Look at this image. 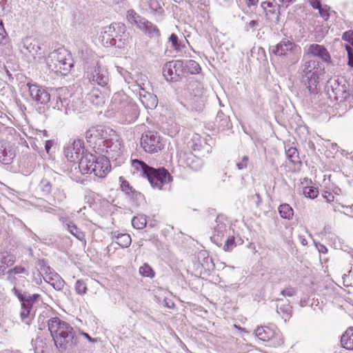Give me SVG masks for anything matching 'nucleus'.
<instances>
[{"label": "nucleus", "instance_id": "33", "mask_svg": "<svg viewBox=\"0 0 353 353\" xmlns=\"http://www.w3.org/2000/svg\"><path fill=\"white\" fill-rule=\"evenodd\" d=\"M113 237L117 240V243L122 248H128L132 242L130 234L126 233L117 234V232L112 233Z\"/></svg>", "mask_w": 353, "mask_h": 353}, {"label": "nucleus", "instance_id": "20", "mask_svg": "<svg viewBox=\"0 0 353 353\" xmlns=\"http://www.w3.org/2000/svg\"><path fill=\"white\" fill-rule=\"evenodd\" d=\"M83 144L82 141L79 139L74 140L72 145L65 149V155L69 161H79L81 158L80 155L81 154V152L83 151Z\"/></svg>", "mask_w": 353, "mask_h": 353}, {"label": "nucleus", "instance_id": "58", "mask_svg": "<svg viewBox=\"0 0 353 353\" xmlns=\"http://www.w3.org/2000/svg\"><path fill=\"white\" fill-rule=\"evenodd\" d=\"M266 16L270 19H274L275 21H278L279 19V12H276L274 10H268L266 11Z\"/></svg>", "mask_w": 353, "mask_h": 353}, {"label": "nucleus", "instance_id": "24", "mask_svg": "<svg viewBox=\"0 0 353 353\" xmlns=\"http://www.w3.org/2000/svg\"><path fill=\"white\" fill-rule=\"evenodd\" d=\"M139 30L151 39L159 38L161 35V32L157 26L147 19L140 27Z\"/></svg>", "mask_w": 353, "mask_h": 353}, {"label": "nucleus", "instance_id": "19", "mask_svg": "<svg viewBox=\"0 0 353 353\" xmlns=\"http://www.w3.org/2000/svg\"><path fill=\"white\" fill-rule=\"evenodd\" d=\"M15 155L14 145L8 141L0 139V162L5 165L10 164Z\"/></svg>", "mask_w": 353, "mask_h": 353}, {"label": "nucleus", "instance_id": "60", "mask_svg": "<svg viewBox=\"0 0 353 353\" xmlns=\"http://www.w3.org/2000/svg\"><path fill=\"white\" fill-rule=\"evenodd\" d=\"M309 4L312 8L319 10L323 5L320 0H308Z\"/></svg>", "mask_w": 353, "mask_h": 353}, {"label": "nucleus", "instance_id": "56", "mask_svg": "<svg viewBox=\"0 0 353 353\" xmlns=\"http://www.w3.org/2000/svg\"><path fill=\"white\" fill-rule=\"evenodd\" d=\"M7 37V33L3 27V23L0 19V43H2L6 39Z\"/></svg>", "mask_w": 353, "mask_h": 353}, {"label": "nucleus", "instance_id": "45", "mask_svg": "<svg viewBox=\"0 0 353 353\" xmlns=\"http://www.w3.org/2000/svg\"><path fill=\"white\" fill-rule=\"evenodd\" d=\"M119 180L121 182V190L123 192H125V194H127L130 195V193H132V194L133 195L134 194L135 191L133 190V188L132 186L130 185V183L126 180H125L122 176H121L119 178Z\"/></svg>", "mask_w": 353, "mask_h": 353}, {"label": "nucleus", "instance_id": "12", "mask_svg": "<svg viewBox=\"0 0 353 353\" xmlns=\"http://www.w3.org/2000/svg\"><path fill=\"white\" fill-rule=\"evenodd\" d=\"M326 90L330 98L343 101L348 96L347 86L343 79H330L327 81Z\"/></svg>", "mask_w": 353, "mask_h": 353}, {"label": "nucleus", "instance_id": "31", "mask_svg": "<svg viewBox=\"0 0 353 353\" xmlns=\"http://www.w3.org/2000/svg\"><path fill=\"white\" fill-rule=\"evenodd\" d=\"M14 262V256L6 253L0 254V274L5 272L6 269Z\"/></svg>", "mask_w": 353, "mask_h": 353}, {"label": "nucleus", "instance_id": "62", "mask_svg": "<svg viewBox=\"0 0 353 353\" xmlns=\"http://www.w3.org/2000/svg\"><path fill=\"white\" fill-rule=\"evenodd\" d=\"M59 221L67 227V230L68 229V224H73V222L70 219L68 216H60Z\"/></svg>", "mask_w": 353, "mask_h": 353}, {"label": "nucleus", "instance_id": "39", "mask_svg": "<svg viewBox=\"0 0 353 353\" xmlns=\"http://www.w3.org/2000/svg\"><path fill=\"white\" fill-rule=\"evenodd\" d=\"M146 219L143 216H134L132 219V225L133 227L138 230L144 228L146 225Z\"/></svg>", "mask_w": 353, "mask_h": 353}, {"label": "nucleus", "instance_id": "37", "mask_svg": "<svg viewBox=\"0 0 353 353\" xmlns=\"http://www.w3.org/2000/svg\"><path fill=\"white\" fill-rule=\"evenodd\" d=\"M279 212L281 216L283 219L290 220L294 215V210L288 203H283L279 207Z\"/></svg>", "mask_w": 353, "mask_h": 353}, {"label": "nucleus", "instance_id": "25", "mask_svg": "<svg viewBox=\"0 0 353 353\" xmlns=\"http://www.w3.org/2000/svg\"><path fill=\"white\" fill-rule=\"evenodd\" d=\"M126 19L128 23L131 26L139 29L142 24L145 22L146 19L139 15L133 9H130L126 13Z\"/></svg>", "mask_w": 353, "mask_h": 353}, {"label": "nucleus", "instance_id": "54", "mask_svg": "<svg viewBox=\"0 0 353 353\" xmlns=\"http://www.w3.org/2000/svg\"><path fill=\"white\" fill-rule=\"evenodd\" d=\"M281 293L283 296L291 297L296 294V290L294 288L290 286L283 289Z\"/></svg>", "mask_w": 353, "mask_h": 353}, {"label": "nucleus", "instance_id": "41", "mask_svg": "<svg viewBox=\"0 0 353 353\" xmlns=\"http://www.w3.org/2000/svg\"><path fill=\"white\" fill-rule=\"evenodd\" d=\"M139 273L145 277L153 278L155 275L154 271L153 269L148 264L144 263L139 268Z\"/></svg>", "mask_w": 353, "mask_h": 353}, {"label": "nucleus", "instance_id": "4", "mask_svg": "<svg viewBox=\"0 0 353 353\" xmlns=\"http://www.w3.org/2000/svg\"><path fill=\"white\" fill-rule=\"evenodd\" d=\"M125 25L121 22H114L105 26L101 32V39L105 46H114L119 48H123L130 40Z\"/></svg>", "mask_w": 353, "mask_h": 353}, {"label": "nucleus", "instance_id": "63", "mask_svg": "<svg viewBox=\"0 0 353 353\" xmlns=\"http://www.w3.org/2000/svg\"><path fill=\"white\" fill-rule=\"evenodd\" d=\"M219 4L222 7H229L232 3V0H218Z\"/></svg>", "mask_w": 353, "mask_h": 353}, {"label": "nucleus", "instance_id": "2", "mask_svg": "<svg viewBox=\"0 0 353 353\" xmlns=\"http://www.w3.org/2000/svg\"><path fill=\"white\" fill-rule=\"evenodd\" d=\"M11 293L17 298L20 303L19 315L21 322L30 325L35 316L34 305L41 301V295L39 294H30L17 285H14Z\"/></svg>", "mask_w": 353, "mask_h": 353}, {"label": "nucleus", "instance_id": "47", "mask_svg": "<svg viewBox=\"0 0 353 353\" xmlns=\"http://www.w3.org/2000/svg\"><path fill=\"white\" fill-rule=\"evenodd\" d=\"M75 291L80 295H83L87 292L86 283L83 280H78L75 283Z\"/></svg>", "mask_w": 353, "mask_h": 353}, {"label": "nucleus", "instance_id": "59", "mask_svg": "<svg viewBox=\"0 0 353 353\" xmlns=\"http://www.w3.org/2000/svg\"><path fill=\"white\" fill-rule=\"evenodd\" d=\"M279 311L286 314L287 316H290L292 312V307L290 305H284L283 307L280 306L277 308V312H279Z\"/></svg>", "mask_w": 353, "mask_h": 353}, {"label": "nucleus", "instance_id": "7", "mask_svg": "<svg viewBox=\"0 0 353 353\" xmlns=\"http://www.w3.org/2000/svg\"><path fill=\"white\" fill-rule=\"evenodd\" d=\"M319 62L314 59L302 61L298 73L301 82L307 87L310 93H315L319 83Z\"/></svg>", "mask_w": 353, "mask_h": 353}, {"label": "nucleus", "instance_id": "1", "mask_svg": "<svg viewBox=\"0 0 353 353\" xmlns=\"http://www.w3.org/2000/svg\"><path fill=\"white\" fill-rule=\"evenodd\" d=\"M48 330L54 341V345L59 352L70 353L78 346L81 335L90 342H96L85 332H77L69 323L59 317H52L48 321Z\"/></svg>", "mask_w": 353, "mask_h": 353}, {"label": "nucleus", "instance_id": "30", "mask_svg": "<svg viewBox=\"0 0 353 353\" xmlns=\"http://www.w3.org/2000/svg\"><path fill=\"white\" fill-rule=\"evenodd\" d=\"M341 343L343 347L346 350H353V327H350L346 330L341 336Z\"/></svg>", "mask_w": 353, "mask_h": 353}, {"label": "nucleus", "instance_id": "5", "mask_svg": "<svg viewBox=\"0 0 353 353\" xmlns=\"http://www.w3.org/2000/svg\"><path fill=\"white\" fill-rule=\"evenodd\" d=\"M50 70L61 75H65L73 65L70 52L64 48H60L50 52L46 59Z\"/></svg>", "mask_w": 353, "mask_h": 353}, {"label": "nucleus", "instance_id": "38", "mask_svg": "<svg viewBox=\"0 0 353 353\" xmlns=\"http://www.w3.org/2000/svg\"><path fill=\"white\" fill-rule=\"evenodd\" d=\"M185 67L190 74H199L201 71L199 64L194 60H187L184 63Z\"/></svg>", "mask_w": 353, "mask_h": 353}, {"label": "nucleus", "instance_id": "6", "mask_svg": "<svg viewBox=\"0 0 353 353\" xmlns=\"http://www.w3.org/2000/svg\"><path fill=\"white\" fill-rule=\"evenodd\" d=\"M112 109L117 112L122 123H131L137 119L139 114L137 105L128 103L126 96L115 93L111 101Z\"/></svg>", "mask_w": 353, "mask_h": 353}, {"label": "nucleus", "instance_id": "21", "mask_svg": "<svg viewBox=\"0 0 353 353\" xmlns=\"http://www.w3.org/2000/svg\"><path fill=\"white\" fill-rule=\"evenodd\" d=\"M307 55L319 57L325 62L330 61V55L327 49L323 46L317 43H313L309 46L305 54V56Z\"/></svg>", "mask_w": 353, "mask_h": 353}, {"label": "nucleus", "instance_id": "9", "mask_svg": "<svg viewBox=\"0 0 353 353\" xmlns=\"http://www.w3.org/2000/svg\"><path fill=\"white\" fill-rule=\"evenodd\" d=\"M189 94L186 98L188 108L192 110H202L205 101V92L203 85L198 82L190 83Z\"/></svg>", "mask_w": 353, "mask_h": 353}, {"label": "nucleus", "instance_id": "40", "mask_svg": "<svg viewBox=\"0 0 353 353\" xmlns=\"http://www.w3.org/2000/svg\"><path fill=\"white\" fill-rule=\"evenodd\" d=\"M89 100L95 105L99 106L104 103V97L101 94L92 91L89 94Z\"/></svg>", "mask_w": 353, "mask_h": 353}, {"label": "nucleus", "instance_id": "64", "mask_svg": "<svg viewBox=\"0 0 353 353\" xmlns=\"http://www.w3.org/2000/svg\"><path fill=\"white\" fill-rule=\"evenodd\" d=\"M332 193L335 195H342L344 194L345 192L339 187H334L332 189Z\"/></svg>", "mask_w": 353, "mask_h": 353}, {"label": "nucleus", "instance_id": "8", "mask_svg": "<svg viewBox=\"0 0 353 353\" xmlns=\"http://www.w3.org/2000/svg\"><path fill=\"white\" fill-rule=\"evenodd\" d=\"M110 133L114 134V132L104 125L93 126L85 132V139L93 148L97 145H101V143L108 148Z\"/></svg>", "mask_w": 353, "mask_h": 353}, {"label": "nucleus", "instance_id": "42", "mask_svg": "<svg viewBox=\"0 0 353 353\" xmlns=\"http://www.w3.org/2000/svg\"><path fill=\"white\" fill-rule=\"evenodd\" d=\"M68 230L70 232V234H72L73 236H74L77 239L82 241L84 239L85 234L84 233L81 231L76 225L73 224H68Z\"/></svg>", "mask_w": 353, "mask_h": 353}, {"label": "nucleus", "instance_id": "16", "mask_svg": "<svg viewBox=\"0 0 353 353\" xmlns=\"http://www.w3.org/2000/svg\"><path fill=\"white\" fill-rule=\"evenodd\" d=\"M26 87L28 89L31 99L37 104L46 105L50 102L51 96L47 89L32 83H28Z\"/></svg>", "mask_w": 353, "mask_h": 353}, {"label": "nucleus", "instance_id": "55", "mask_svg": "<svg viewBox=\"0 0 353 353\" xmlns=\"http://www.w3.org/2000/svg\"><path fill=\"white\" fill-rule=\"evenodd\" d=\"M234 239L233 237L228 238L225 242L224 250L225 251H230L234 248Z\"/></svg>", "mask_w": 353, "mask_h": 353}, {"label": "nucleus", "instance_id": "14", "mask_svg": "<svg viewBox=\"0 0 353 353\" xmlns=\"http://www.w3.org/2000/svg\"><path fill=\"white\" fill-rule=\"evenodd\" d=\"M183 67L181 60L168 61L163 67V75L167 81H177L183 75Z\"/></svg>", "mask_w": 353, "mask_h": 353}, {"label": "nucleus", "instance_id": "28", "mask_svg": "<svg viewBox=\"0 0 353 353\" xmlns=\"http://www.w3.org/2000/svg\"><path fill=\"white\" fill-rule=\"evenodd\" d=\"M222 219L223 217L220 216H217L216 219V225L214 227V234L212 236V239L215 242L219 241L220 240L219 237L223 236L227 232L228 225Z\"/></svg>", "mask_w": 353, "mask_h": 353}, {"label": "nucleus", "instance_id": "18", "mask_svg": "<svg viewBox=\"0 0 353 353\" xmlns=\"http://www.w3.org/2000/svg\"><path fill=\"white\" fill-rule=\"evenodd\" d=\"M96 160L94 161V165L91 168V174L93 173L99 178H103L110 170V161L103 155H96Z\"/></svg>", "mask_w": 353, "mask_h": 353}, {"label": "nucleus", "instance_id": "50", "mask_svg": "<svg viewBox=\"0 0 353 353\" xmlns=\"http://www.w3.org/2000/svg\"><path fill=\"white\" fill-rule=\"evenodd\" d=\"M249 158L248 156H243L241 159L236 162V167L239 170H244L248 167Z\"/></svg>", "mask_w": 353, "mask_h": 353}, {"label": "nucleus", "instance_id": "61", "mask_svg": "<svg viewBox=\"0 0 353 353\" xmlns=\"http://www.w3.org/2000/svg\"><path fill=\"white\" fill-rule=\"evenodd\" d=\"M323 196L326 199L327 202L330 203L334 201V196L332 192L325 191Z\"/></svg>", "mask_w": 353, "mask_h": 353}, {"label": "nucleus", "instance_id": "11", "mask_svg": "<svg viewBox=\"0 0 353 353\" xmlns=\"http://www.w3.org/2000/svg\"><path fill=\"white\" fill-rule=\"evenodd\" d=\"M141 145L146 152L155 153L163 148L164 143L158 132L147 131L141 136Z\"/></svg>", "mask_w": 353, "mask_h": 353}, {"label": "nucleus", "instance_id": "15", "mask_svg": "<svg viewBox=\"0 0 353 353\" xmlns=\"http://www.w3.org/2000/svg\"><path fill=\"white\" fill-rule=\"evenodd\" d=\"M82 101L79 97L70 96L68 98H61L57 101L54 108L63 112L65 114H70L72 112H81L82 109Z\"/></svg>", "mask_w": 353, "mask_h": 353}, {"label": "nucleus", "instance_id": "27", "mask_svg": "<svg viewBox=\"0 0 353 353\" xmlns=\"http://www.w3.org/2000/svg\"><path fill=\"white\" fill-rule=\"evenodd\" d=\"M191 148L195 152H197L198 155L201 156H205L212 151V146L207 143L205 140L200 139L197 140V142L193 141Z\"/></svg>", "mask_w": 353, "mask_h": 353}, {"label": "nucleus", "instance_id": "51", "mask_svg": "<svg viewBox=\"0 0 353 353\" xmlns=\"http://www.w3.org/2000/svg\"><path fill=\"white\" fill-rule=\"evenodd\" d=\"M169 41L172 43V47L176 50H180L181 48V45L179 42L178 37L175 34H172L169 38Z\"/></svg>", "mask_w": 353, "mask_h": 353}, {"label": "nucleus", "instance_id": "22", "mask_svg": "<svg viewBox=\"0 0 353 353\" xmlns=\"http://www.w3.org/2000/svg\"><path fill=\"white\" fill-rule=\"evenodd\" d=\"M79 167L81 172L83 174H91V168L94 165L96 160V154L91 153L85 154L79 159Z\"/></svg>", "mask_w": 353, "mask_h": 353}, {"label": "nucleus", "instance_id": "48", "mask_svg": "<svg viewBox=\"0 0 353 353\" xmlns=\"http://www.w3.org/2000/svg\"><path fill=\"white\" fill-rule=\"evenodd\" d=\"M8 277L11 278L12 275H15V274H25L28 275V272L24 267L15 266L14 268L8 270Z\"/></svg>", "mask_w": 353, "mask_h": 353}, {"label": "nucleus", "instance_id": "34", "mask_svg": "<svg viewBox=\"0 0 353 353\" xmlns=\"http://www.w3.org/2000/svg\"><path fill=\"white\" fill-rule=\"evenodd\" d=\"M285 154L288 159L294 164L301 163V159L297 149L295 147L285 148Z\"/></svg>", "mask_w": 353, "mask_h": 353}, {"label": "nucleus", "instance_id": "10", "mask_svg": "<svg viewBox=\"0 0 353 353\" xmlns=\"http://www.w3.org/2000/svg\"><path fill=\"white\" fill-rule=\"evenodd\" d=\"M272 53L276 56L284 57L289 54H293L292 63H296L300 57L301 47L288 39H283L274 46L272 47Z\"/></svg>", "mask_w": 353, "mask_h": 353}, {"label": "nucleus", "instance_id": "32", "mask_svg": "<svg viewBox=\"0 0 353 353\" xmlns=\"http://www.w3.org/2000/svg\"><path fill=\"white\" fill-rule=\"evenodd\" d=\"M44 280L50 283L56 290H61L65 285V281L58 274H53L52 276L48 277V279H44Z\"/></svg>", "mask_w": 353, "mask_h": 353}, {"label": "nucleus", "instance_id": "17", "mask_svg": "<svg viewBox=\"0 0 353 353\" xmlns=\"http://www.w3.org/2000/svg\"><path fill=\"white\" fill-rule=\"evenodd\" d=\"M21 53L27 55L29 54L34 59L37 55L42 56L41 44L38 40L32 37L24 38L19 46Z\"/></svg>", "mask_w": 353, "mask_h": 353}, {"label": "nucleus", "instance_id": "52", "mask_svg": "<svg viewBox=\"0 0 353 353\" xmlns=\"http://www.w3.org/2000/svg\"><path fill=\"white\" fill-rule=\"evenodd\" d=\"M342 39L344 41H347L351 45L350 47L353 49V31L350 30L344 32L342 36Z\"/></svg>", "mask_w": 353, "mask_h": 353}, {"label": "nucleus", "instance_id": "26", "mask_svg": "<svg viewBox=\"0 0 353 353\" xmlns=\"http://www.w3.org/2000/svg\"><path fill=\"white\" fill-rule=\"evenodd\" d=\"M256 336L263 341H268L275 335V331L270 327L259 326L254 331Z\"/></svg>", "mask_w": 353, "mask_h": 353}, {"label": "nucleus", "instance_id": "13", "mask_svg": "<svg viewBox=\"0 0 353 353\" xmlns=\"http://www.w3.org/2000/svg\"><path fill=\"white\" fill-rule=\"evenodd\" d=\"M87 78L92 85H98L102 88L107 86L109 81L108 70L98 63L87 71Z\"/></svg>", "mask_w": 353, "mask_h": 353}, {"label": "nucleus", "instance_id": "57", "mask_svg": "<svg viewBox=\"0 0 353 353\" xmlns=\"http://www.w3.org/2000/svg\"><path fill=\"white\" fill-rule=\"evenodd\" d=\"M346 50L347 51L349 59L348 65L353 68V49L352 47H350V46H346Z\"/></svg>", "mask_w": 353, "mask_h": 353}, {"label": "nucleus", "instance_id": "46", "mask_svg": "<svg viewBox=\"0 0 353 353\" xmlns=\"http://www.w3.org/2000/svg\"><path fill=\"white\" fill-rule=\"evenodd\" d=\"M318 10L321 17H322L325 21H327L330 17L331 8L325 4L323 5Z\"/></svg>", "mask_w": 353, "mask_h": 353}, {"label": "nucleus", "instance_id": "49", "mask_svg": "<svg viewBox=\"0 0 353 353\" xmlns=\"http://www.w3.org/2000/svg\"><path fill=\"white\" fill-rule=\"evenodd\" d=\"M148 6L153 12H161L163 9L157 0H149Z\"/></svg>", "mask_w": 353, "mask_h": 353}, {"label": "nucleus", "instance_id": "35", "mask_svg": "<svg viewBox=\"0 0 353 353\" xmlns=\"http://www.w3.org/2000/svg\"><path fill=\"white\" fill-rule=\"evenodd\" d=\"M34 346V353H49V347L46 343L42 339L37 338L32 342Z\"/></svg>", "mask_w": 353, "mask_h": 353}, {"label": "nucleus", "instance_id": "23", "mask_svg": "<svg viewBox=\"0 0 353 353\" xmlns=\"http://www.w3.org/2000/svg\"><path fill=\"white\" fill-rule=\"evenodd\" d=\"M140 101L146 109H154L158 104L156 95L143 90L139 94Z\"/></svg>", "mask_w": 353, "mask_h": 353}, {"label": "nucleus", "instance_id": "53", "mask_svg": "<svg viewBox=\"0 0 353 353\" xmlns=\"http://www.w3.org/2000/svg\"><path fill=\"white\" fill-rule=\"evenodd\" d=\"M229 121V117L225 116L222 112H219L216 117V122H223L222 125H227Z\"/></svg>", "mask_w": 353, "mask_h": 353}, {"label": "nucleus", "instance_id": "36", "mask_svg": "<svg viewBox=\"0 0 353 353\" xmlns=\"http://www.w3.org/2000/svg\"><path fill=\"white\" fill-rule=\"evenodd\" d=\"M39 190L43 196L48 195L52 188V184L50 179L47 176L43 178L39 184Z\"/></svg>", "mask_w": 353, "mask_h": 353}, {"label": "nucleus", "instance_id": "3", "mask_svg": "<svg viewBox=\"0 0 353 353\" xmlns=\"http://www.w3.org/2000/svg\"><path fill=\"white\" fill-rule=\"evenodd\" d=\"M132 168L140 172V175L145 176L153 188L163 190V186L172 181V176L164 168H154L145 162L134 159L132 161Z\"/></svg>", "mask_w": 353, "mask_h": 353}, {"label": "nucleus", "instance_id": "43", "mask_svg": "<svg viewBox=\"0 0 353 353\" xmlns=\"http://www.w3.org/2000/svg\"><path fill=\"white\" fill-rule=\"evenodd\" d=\"M39 265L41 271L46 274V277L44 279H48V277L52 276L53 274H57L50 266L46 265L43 261H40Z\"/></svg>", "mask_w": 353, "mask_h": 353}, {"label": "nucleus", "instance_id": "44", "mask_svg": "<svg viewBox=\"0 0 353 353\" xmlns=\"http://www.w3.org/2000/svg\"><path fill=\"white\" fill-rule=\"evenodd\" d=\"M303 194L305 196L310 198V199H314L316 198L319 194L318 189L312 187V186H308L305 187L303 189Z\"/></svg>", "mask_w": 353, "mask_h": 353}, {"label": "nucleus", "instance_id": "29", "mask_svg": "<svg viewBox=\"0 0 353 353\" xmlns=\"http://www.w3.org/2000/svg\"><path fill=\"white\" fill-rule=\"evenodd\" d=\"M185 163L190 169L197 171L202 167L201 160L196 157V154L188 153L185 154Z\"/></svg>", "mask_w": 353, "mask_h": 353}]
</instances>
